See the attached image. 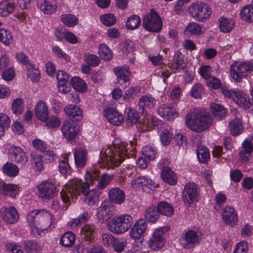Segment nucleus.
<instances>
[{"label":"nucleus","instance_id":"nucleus-23","mask_svg":"<svg viewBox=\"0 0 253 253\" xmlns=\"http://www.w3.org/2000/svg\"><path fill=\"white\" fill-rule=\"evenodd\" d=\"M109 198L110 202L113 204L121 205L126 198L125 192L119 188H113L108 193Z\"/></svg>","mask_w":253,"mask_h":253},{"label":"nucleus","instance_id":"nucleus-24","mask_svg":"<svg viewBox=\"0 0 253 253\" xmlns=\"http://www.w3.org/2000/svg\"><path fill=\"white\" fill-rule=\"evenodd\" d=\"M161 175L163 181L169 185H175L177 183L176 174L169 167H164L162 169Z\"/></svg>","mask_w":253,"mask_h":253},{"label":"nucleus","instance_id":"nucleus-51","mask_svg":"<svg viewBox=\"0 0 253 253\" xmlns=\"http://www.w3.org/2000/svg\"><path fill=\"white\" fill-rule=\"evenodd\" d=\"M0 42L6 45L11 44L13 42V37L11 33L6 30L0 29Z\"/></svg>","mask_w":253,"mask_h":253},{"label":"nucleus","instance_id":"nucleus-62","mask_svg":"<svg viewBox=\"0 0 253 253\" xmlns=\"http://www.w3.org/2000/svg\"><path fill=\"white\" fill-rule=\"evenodd\" d=\"M27 74L30 79L35 82H38L41 78V73L38 69L32 67L29 69Z\"/></svg>","mask_w":253,"mask_h":253},{"label":"nucleus","instance_id":"nucleus-57","mask_svg":"<svg viewBox=\"0 0 253 253\" xmlns=\"http://www.w3.org/2000/svg\"><path fill=\"white\" fill-rule=\"evenodd\" d=\"M102 23L107 26L114 25L117 21L116 18L113 14L107 13L100 16Z\"/></svg>","mask_w":253,"mask_h":253},{"label":"nucleus","instance_id":"nucleus-31","mask_svg":"<svg viewBox=\"0 0 253 253\" xmlns=\"http://www.w3.org/2000/svg\"><path fill=\"white\" fill-rule=\"evenodd\" d=\"M107 225L110 231L117 234L125 232L130 227L129 222H108Z\"/></svg>","mask_w":253,"mask_h":253},{"label":"nucleus","instance_id":"nucleus-5","mask_svg":"<svg viewBox=\"0 0 253 253\" xmlns=\"http://www.w3.org/2000/svg\"><path fill=\"white\" fill-rule=\"evenodd\" d=\"M163 23L159 14L153 9L145 14L142 19V27L146 30L158 33L162 28Z\"/></svg>","mask_w":253,"mask_h":253},{"label":"nucleus","instance_id":"nucleus-47","mask_svg":"<svg viewBox=\"0 0 253 253\" xmlns=\"http://www.w3.org/2000/svg\"><path fill=\"white\" fill-rule=\"evenodd\" d=\"M140 92V88L139 86H131L125 91L124 94V98L128 102L131 101Z\"/></svg>","mask_w":253,"mask_h":253},{"label":"nucleus","instance_id":"nucleus-33","mask_svg":"<svg viewBox=\"0 0 253 253\" xmlns=\"http://www.w3.org/2000/svg\"><path fill=\"white\" fill-rule=\"evenodd\" d=\"M15 8L12 0H6L0 2V16H7L11 13Z\"/></svg>","mask_w":253,"mask_h":253},{"label":"nucleus","instance_id":"nucleus-30","mask_svg":"<svg viewBox=\"0 0 253 253\" xmlns=\"http://www.w3.org/2000/svg\"><path fill=\"white\" fill-rule=\"evenodd\" d=\"M171 66L174 72H179L185 67L184 56L180 51H178L175 54Z\"/></svg>","mask_w":253,"mask_h":253},{"label":"nucleus","instance_id":"nucleus-18","mask_svg":"<svg viewBox=\"0 0 253 253\" xmlns=\"http://www.w3.org/2000/svg\"><path fill=\"white\" fill-rule=\"evenodd\" d=\"M104 112L108 121L115 126H120L124 121L123 115L115 109L106 108Z\"/></svg>","mask_w":253,"mask_h":253},{"label":"nucleus","instance_id":"nucleus-44","mask_svg":"<svg viewBox=\"0 0 253 253\" xmlns=\"http://www.w3.org/2000/svg\"><path fill=\"white\" fill-rule=\"evenodd\" d=\"M61 21L67 27H73L77 25L78 18L74 15L70 14H62L60 16Z\"/></svg>","mask_w":253,"mask_h":253},{"label":"nucleus","instance_id":"nucleus-25","mask_svg":"<svg viewBox=\"0 0 253 253\" xmlns=\"http://www.w3.org/2000/svg\"><path fill=\"white\" fill-rule=\"evenodd\" d=\"M0 214L5 221H18L19 217L16 209L13 207L9 208L7 210L5 208H1Z\"/></svg>","mask_w":253,"mask_h":253},{"label":"nucleus","instance_id":"nucleus-15","mask_svg":"<svg viewBox=\"0 0 253 253\" xmlns=\"http://www.w3.org/2000/svg\"><path fill=\"white\" fill-rule=\"evenodd\" d=\"M156 102L155 99L151 95H142L139 98L137 103L138 111L141 114H147L148 111L155 106Z\"/></svg>","mask_w":253,"mask_h":253},{"label":"nucleus","instance_id":"nucleus-55","mask_svg":"<svg viewBox=\"0 0 253 253\" xmlns=\"http://www.w3.org/2000/svg\"><path fill=\"white\" fill-rule=\"evenodd\" d=\"M31 163L34 165L36 170L41 171L43 168V162L41 156L33 153L31 155Z\"/></svg>","mask_w":253,"mask_h":253},{"label":"nucleus","instance_id":"nucleus-41","mask_svg":"<svg viewBox=\"0 0 253 253\" xmlns=\"http://www.w3.org/2000/svg\"><path fill=\"white\" fill-rule=\"evenodd\" d=\"M75 239V236L72 232H67L61 236L60 243L62 246L70 247L74 244Z\"/></svg>","mask_w":253,"mask_h":253},{"label":"nucleus","instance_id":"nucleus-19","mask_svg":"<svg viewBox=\"0 0 253 253\" xmlns=\"http://www.w3.org/2000/svg\"><path fill=\"white\" fill-rule=\"evenodd\" d=\"M75 164L78 168H84L87 162V150L83 148H79L75 149L74 151Z\"/></svg>","mask_w":253,"mask_h":253},{"label":"nucleus","instance_id":"nucleus-26","mask_svg":"<svg viewBox=\"0 0 253 253\" xmlns=\"http://www.w3.org/2000/svg\"><path fill=\"white\" fill-rule=\"evenodd\" d=\"M146 222H135L130 231L131 237L135 240L140 239L146 230Z\"/></svg>","mask_w":253,"mask_h":253},{"label":"nucleus","instance_id":"nucleus-9","mask_svg":"<svg viewBox=\"0 0 253 253\" xmlns=\"http://www.w3.org/2000/svg\"><path fill=\"white\" fill-rule=\"evenodd\" d=\"M169 229V226H164L155 231L152 238L148 241L149 247L152 250L158 251L163 248L165 244L163 235Z\"/></svg>","mask_w":253,"mask_h":253},{"label":"nucleus","instance_id":"nucleus-28","mask_svg":"<svg viewBox=\"0 0 253 253\" xmlns=\"http://www.w3.org/2000/svg\"><path fill=\"white\" fill-rule=\"evenodd\" d=\"M38 6L41 10L46 14L53 13L57 8L56 2L54 0H41Z\"/></svg>","mask_w":253,"mask_h":253},{"label":"nucleus","instance_id":"nucleus-48","mask_svg":"<svg viewBox=\"0 0 253 253\" xmlns=\"http://www.w3.org/2000/svg\"><path fill=\"white\" fill-rule=\"evenodd\" d=\"M197 157L200 162L206 163L210 158V153L208 149L203 146L199 147L196 151Z\"/></svg>","mask_w":253,"mask_h":253},{"label":"nucleus","instance_id":"nucleus-21","mask_svg":"<svg viewBox=\"0 0 253 253\" xmlns=\"http://www.w3.org/2000/svg\"><path fill=\"white\" fill-rule=\"evenodd\" d=\"M158 114L164 119L173 120L178 116V113L172 107L166 104H163L158 108Z\"/></svg>","mask_w":253,"mask_h":253},{"label":"nucleus","instance_id":"nucleus-11","mask_svg":"<svg viewBox=\"0 0 253 253\" xmlns=\"http://www.w3.org/2000/svg\"><path fill=\"white\" fill-rule=\"evenodd\" d=\"M113 72L117 77V80L122 87L126 88L130 85L131 72L127 66H118L113 68Z\"/></svg>","mask_w":253,"mask_h":253},{"label":"nucleus","instance_id":"nucleus-37","mask_svg":"<svg viewBox=\"0 0 253 253\" xmlns=\"http://www.w3.org/2000/svg\"><path fill=\"white\" fill-rule=\"evenodd\" d=\"M0 187L4 194L12 198L15 197L19 193V189L16 185L4 183L0 185Z\"/></svg>","mask_w":253,"mask_h":253},{"label":"nucleus","instance_id":"nucleus-7","mask_svg":"<svg viewBox=\"0 0 253 253\" xmlns=\"http://www.w3.org/2000/svg\"><path fill=\"white\" fill-rule=\"evenodd\" d=\"M251 71H253V63H235L231 66L230 73L232 78L240 83Z\"/></svg>","mask_w":253,"mask_h":253},{"label":"nucleus","instance_id":"nucleus-34","mask_svg":"<svg viewBox=\"0 0 253 253\" xmlns=\"http://www.w3.org/2000/svg\"><path fill=\"white\" fill-rule=\"evenodd\" d=\"M222 217L224 221H237L238 217L236 211L231 206H226L222 211Z\"/></svg>","mask_w":253,"mask_h":253},{"label":"nucleus","instance_id":"nucleus-2","mask_svg":"<svg viewBox=\"0 0 253 253\" xmlns=\"http://www.w3.org/2000/svg\"><path fill=\"white\" fill-rule=\"evenodd\" d=\"M127 146L126 142L115 139L112 146L101 150L99 162L107 164L109 167H118L127 156Z\"/></svg>","mask_w":253,"mask_h":253},{"label":"nucleus","instance_id":"nucleus-43","mask_svg":"<svg viewBox=\"0 0 253 253\" xmlns=\"http://www.w3.org/2000/svg\"><path fill=\"white\" fill-rule=\"evenodd\" d=\"M241 17L246 22H253V6L246 5L240 11Z\"/></svg>","mask_w":253,"mask_h":253},{"label":"nucleus","instance_id":"nucleus-22","mask_svg":"<svg viewBox=\"0 0 253 253\" xmlns=\"http://www.w3.org/2000/svg\"><path fill=\"white\" fill-rule=\"evenodd\" d=\"M64 110L66 116L72 119L73 121H80L83 118L80 108L76 105H69L64 108Z\"/></svg>","mask_w":253,"mask_h":253},{"label":"nucleus","instance_id":"nucleus-45","mask_svg":"<svg viewBox=\"0 0 253 253\" xmlns=\"http://www.w3.org/2000/svg\"><path fill=\"white\" fill-rule=\"evenodd\" d=\"M3 172L10 176H15L19 173L17 166L11 163H6L2 168Z\"/></svg>","mask_w":253,"mask_h":253},{"label":"nucleus","instance_id":"nucleus-60","mask_svg":"<svg viewBox=\"0 0 253 253\" xmlns=\"http://www.w3.org/2000/svg\"><path fill=\"white\" fill-rule=\"evenodd\" d=\"M204 93L203 87L200 84H194L190 91L191 95L195 98H200Z\"/></svg>","mask_w":253,"mask_h":253},{"label":"nucleus","instance_id":"nucleus-3","mask_svg":"<svg viewBox=\"0 0 253 253\" xmlns=\"http://www.w3.org/2000/svg\"><path fill=\"white\" fill-rule=\"evenodd\" d=\"M185 121L189 128L197 132H203L212 124V119L210 114L201 112L196 109H191L188 112Z\"/></svg>","mask_w":253,"mask_h":253},{"label":"nucleus","instance_id":"nucleus-49","mask_svg":"<svg viewBox=\"0 0 253 253\" xmlns=\"http://www.w3.org/2000/svg\"><path fill=\"white\" fill-rule=\"evenodd\" d=\"M100 172L98 170H91L87 172L85 175V182L84 183H88V184H94L95 181H98L99 178Z\"/></svg>","mask_w":253,"mask_h":253},{"label":"nucleus","instance_id":"nucleus-12","mask_svg":"<svg viewBox=\"0 0 253 253\" xmlns=\"http://www.w3.org/2000/svg\"><path fill=\"white\" fill-rule=\"evenodd\" d=\"M61 131L64 137L67 140H74L79 131V128L75 126L72 121L65 120L63 123Z\"/></svg>","mask_w":253,"mask_h":253},{"label":"nucleus","instance_id":"nucleus-16","mask_svg":"<svg viewBox=\"0 0 253 253\" xmlns=\"http://www.w3.org/2000/svg\"><path fill=\"white\" fill-rule=\"evenodd\" d=\"M94 231V226L91 225L86 224L82 228L81 232L84 235L85 239L83 242V245H79L76 246V250H79V253H83L85 246L92 242L93 240Z\"/></svg>","mask_w":253,"mask_h":253},{"label":"nucleus","instance_id":"nucleus-59","mask_svg":"<svg viewBox=\"0 0 253 253\" xmlns=\"http://www.w3.org/2000/svg\"><path fill=\"white\" fill-rule=\"evenodd\" d=\"M59 170L61 174L66 176L70 174L71 169L67 158H64L59 162Z\"/></svg>","mask_w":253,"mask_h":253},{"label":"nucleus","instance_id":"nucleus-29","mask_svg":"<svg viewBox=\"0 0 253 253\" xmlns=\"http://www.w3.org/2000/svg\"><path fill=\"white\" fill-rule=\"evenodd\" d=\"M211 108L212 115L217 120L224 119L228 113L227 110L220 104L212 103Z\"/></svg>","mask_w":253,"mask_h":253},{"label":"nucleus","instance_id":"nucleus-38","mask_svg":"<svg viewBox=\"0 0 253 253\" xmlns=\"http://www.w3.org/2000/svg\"><path fill=\"white\" fill-rule=\"evenodd\" d=\"M229 129L232 135L237 136L243 131V126L241 121L236 118L229 123Z\"/></svg>","mask_w":253,"mask_h":253},{"label":"nucleus","instance_id":"nucleus-6","mask_svg":"<svg viewBox=\"0 0 253 253\" xmlns=\"http://www.w3.org/2000/svg\"><path fill=\"white\" fill-rule=\"evenodd\" d=\"M188 12L195 20L203 22L210 18L211 10L207 3L200 2L191 4Z\"/></svg>","mask_w":253,"mask_h":253},{"label":"nucleus","instance_id":"nucleus-32","mask_svg":"<svg viewBox=\"0 0 253 253\" xmlns=\"http://www.w3.org/2000/svg\"><path fill=\"white\" fill-rule=\"evenodd\" d=\"M154 182L150 179H148L145 176H139L133 180L131 185L133 188H138L140 187L145 186L151 189L154 187Z\"/></svg>","mask_w":253,"mask_h":253},{"label":"nucleus","instance_id":"nucleus-20","mask_svg":"<svg viewBox=\"0 0 253 253\" xmlns=\"http://www.w3.org/2000/svg\"><path fill=\"white\" fill-rule=\"evenodd\" d=\"M36 116L40 121L45 122L49 116V110L46 103L43 100H40L35 108Z\"/></svg>","mask_w":253,"mask_h":253},{"label":"nucleus","instance_id":"nucleus-8","mask_svg":"<svg viewBox=\"0 0 253 253\" xmlns=\"http://www.w3.org/2000/svg\"><path fill=\"white\" fill-rule=\"evenodd\" d=\"M199 195V188L196 184L186 183L183 191L182 201L185 206H189L190 204L198 202Z\"/></svg>","mask_w":253,"mask_h":253},{"label":"nucleus","instance_id":"nucleus-13","mask_svg":"<svg viewBox=\"0 0 253 253\" xmlns=\"http://www.w3.org/2000/svg\"><path fill=\"white\" fill-rule=\"evenodd\" d=\"M200 240L197 233L194 230H190L185 233L184 237L180 239V243L183 248L190 249L199 244Z\"/></svg>","mask_w":253,"mask_h":253},{"label":"nucleus","instance_id":"nucleus-1","mask_svg":"<svg viewBox=\"0 0 253 253\" xmlns=\"http://www.w3.org/2000/svg\"><path fill=\"white\" fill-rule=\"evenodd\" d=\"M82 193L86 197L85 202L90 206L95 205L99 200L100 192L97 189H89L88 183H84L81 179H74L70 182L60 192L63 202L68 203L71 198L72 200Z\"/></svg>","mask_w":253,"mask_h":253},{"label":"nucleus","instance_id":"nucleus-42","mask_svg":"<svg viewBox=\"0 0 253 253\" xmlns=\"http://www.w3.org/2000/svg\"><path fill=\"white\" fill-rule=\"evenodd\" d=\"M71 84L73 87L78 92H84L87 89L85 82L79 77H75L72 78Z\"/></svg>","mask_w":253,"mask_h":253},{"label":"nucleus","instance_id":"nucleus-53","mask_svg":"<svg viewBox=\"0 0 253 253\" xmlns=\"http://www.w3.org/2000/svg\"><path fill=\"white\" fill-rule=\"evenodd\" d=\"M98 52L101 58L104 60H110L112 57L111 50L105 44H101L99 45Z\"/></svg>","mask_w":253,"mask_h":253},{"label":"nucleus","instance_id":"nucleus-64","mask_svg":"<svg viewBox=\"0 0 253 253\" xmlns=\"http://www.w3.org/2000/svg\"><path fill=\"white\" fill-rule=\"evenodd\" d=\"M212 72L211 67L208 65L202 66L200 68L199 73L200 75L206 81L211 77Z\"/></svg>","mask_w":253,"mask_h":253},{"label":"nucleus","instance_id":"nucleus-50","mask_svg":"<svg viewBox=\"0 0 253 253\" xmlns=\"http://www.w3.org/2000/svg\"><path fill=\"white\" fill-rule=\"evenodd\" d=\"M139 114L137 112L131 108L128 109L126 118V124L129 126L135 125L139 121Z\"/></svg>","mask_w":253,"mask_h":253},{"label":"nucleus","instance_id":"nucleus-36","mask_svg":"<svg viewBox=\"0 0 253 253\" xmlns=\"http://www.w3.org/2000/svg\"><path fill=\"white\" fill-rule=\"evenodd\" d=\"M157 210L159 213L162 215L170 216L174 212L172 206L166 202H160L158 204Z\"/></svg>","mask_w":253,"mask_h":253},{"label":"nucleus","instance_id":"nucleus-4","mask_svg":"<svg viewBox=\"0 0 253 253\" xmlns=\"http://www.w3.org/2000/svg\"><path fill=\"white\" fill-rule=\"evenodd\" d=\"M221 93L225 97L232 99L244 109H249L252 105L248 94L239 89H228L226 86L220 88Z\"/></svg>","mask_w":253,"mask_h":253},{"label":"nucleus","instance_id":"nucleus-58","mask_svg":"<svg viewBox=\"0 0 253 253\" xmlns=\"http://www.w3.org/2000/svg\"><path fill=\"white\" fill-rule=\"evenodd\" d=\"M186 31L191 35H200L202 33V26L197 23L192 22L188 24Z\"/></svg>","mask_w":253,"mask_h":253},{"label":"nucleus","instance_id":"nucleus-35","mask_svg":"<svg viewBox=\"0 0 253 253\" xmlns=\"http://www.w3.org/2000/svg\"><path fill=\"white\" fill-rule=\"evenodd\" d=\"M218 22L220 30L224 33L231 32L235 25V22L232 19L227 18L220 17Z\"/></svg>","mask_w":253,"mask_h":253},{"label":"nucleus","instance_id":"nucleus-61","mask_svg":"<svg viewBox=\"0 0 253 253\" xmlns=\"http://www.w3.org/2000/svg\"><path fill=\"white\" fill-rule=\"evenodd\" d=\"M243 150L247 153H252L253 152V136L246 138L242 143Z\"/></svg>","mask_w":253,"mask_h":253},{"label":"nucleus","instance_id":"nucleus-10","mask_svg":"<svg viewBox=\"0 0 253 253\" xmlns=\"http://www.w3.org/2000/svg\"><path fill=\"white\" fill-rule=\"evenodd\" d=\"M39 196L42 199L49 200L53 198L56 192L55 185L50 181L42 182L38 186Z\"/></svg>","mask_w":253,"mask_h":253},{"label":"nucleus","instance_id":"nucleus-46","mask_svg":"<svg viewBox=\"0 0 253 253\" xmlns=\"http://www.w3.org/2000/svg\"><path fill=\"white\" fill-rule=\"evenodd\" d=\"M12 112L15 115H20L24 111V103L21 98L14 99L11 105Z\"/></svg>","mask_w":253,"mask_h":253},{"label":"nucleus","instance_id":"nucleus-52","mask_svg":"<svg viewBox=\"0 0 253 253\" xmlns=\"http://www.w3.org/2000/svg\"><path fill=\"white\" fill-rule=\"evenodd\" d=\"M159 217V213L154 208H149L144 214L145 221H156Z\"/></svg>","mask_w":253,"mask_h":253},{"label":"nucleus","instance_id":"nucleus-40","mask_svg":"<svg viewBox=\"0 0 253 253\" xmlns=\"http://www.w3.org/2000/svg\"><path fill=\"white\" fill-rule=\"evenodd\" d=\"M114 177V175L113 174H109L107 173L102 174L97 182L96 187L98 189H104L110 183Z\"/></svg>","mask_w":253,"mask_h":253},{"label":"nucleus","instance_id":"nucleus-14","mask_svg":"<svg viewBox=\"0 0 253 253\" xmlns=\"http://www.w3.org/2000/svg\"><path fill=\"white\" fill-rule=\"evenodd\" d=\"M9 158L11 160L22 165H25L28 161L24 151L19 147L13 146L8 150Z\"/></svg>","mask_w":253,"mask_h":253},{"label":"nucleus","instance_id":"nucleus-17","mask_svg":"<svg viewBox=\"0 0 253 253\" xmlns=\"http://www.w3.org/2000/svg\"><path fill=\"white\" fill-rule=\"evenodd\" d=\"M55 215H52L49 213L46 210H33L30 211L27 216V220L28 221H33L36 219H40L41 217H42V219L59 220L60 219L55 217Z\"/></svg>","mask_w":253,"mask_h":253},{"label":"nucleus","instance_id":"nucleus-27","mask_svg":"<svg viewBox=\"0 0 253 253\" xmlns=\"http://www.w3.org/2000/svg\"><path fill=\"white\" fill-rule=\"evenodd\" d=\"M112 215V212L107 208L106 203H103L97 209L96 216L100 221H109Z\"/></svg>","mask_w":253,"mask_h":253},{"label":"nucleus","instance_id":"nucleus-63","mask_svg":"<svg viewBox=\"0 0 253 253\" xmlns=\"http://www.w3.org/2000/svg\"><path fill=\"white\" fill-rule=\"evenodd\" d=\"M127 242L126 240L123 239H115V242L112 246L116 252L121 253L123 252L126 246Z\"/></svg>","mask_w":253,"mask_h":253},{"label":"nucleus","instance_id":"nucleus-56","mask_svg":"<svg viewBox=\"0 0 253 253\" xmlns=\"http://www.w3.org/2000/svg\"><path fill=\"white\" fill-rule=\"evenodd\" d=\"M142 153L149 161L154 160L156 155V150L150 146L143 147L142 149Z\"/></svg>","mask_w":253,"mask_h":253},{"label":"nucleus","instance_id":"nucleus-54","mask_svg":"<svg viewBox=\"0 0 253 253\" xmlns=\"http://www.w3.org/2000/svg\"><path fill=\"white\" fill-rule=\"evenodd\" d=\"M25 249L27 253H39L41 249L38 242L28 241L25 243Z\"/></svg>","mask_w":253,"mask_h":253},{"label":"nucleus","instance_id":"nucleus-39","mask_svg":"<svg viewBox=\"0 0 253 253\" xmlns=\"http://www.w3.org/2000/svg\"><path fill=\"white\" fill-rule=\"evenodd\" d=\"M140 17L136 14L130 15L126 20V27L127 29L133 30L137 29L141 23Z\"/></svg>","mask_w":253,"mask_h":253}]
</instances>
